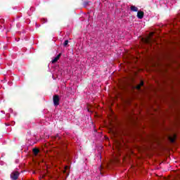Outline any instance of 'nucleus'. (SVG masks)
Wrapping results in <instances>:
<instances>
[{
  "instance_id": "f257e3e1",
  "label": "nucleus",
  "mask_w": 180,
  "mask_h": 180,
  "mask_svg": "<svg viewBox=\"0 0 180 180\" xmlns=\"http://www.w3.org/2000/svg\"><path fill=\"white\" fill-rule=\"evenodd\" d=\"M53 101L54 106H58L60 105V96L54 95L53 96Z\"/></svg>"
},
{
  "instance_id": "f03ea898",
  "label": "nucleus",
  "mask_w": 180,
  "mask_h": 180,
  "mask_svg": "<svg viewBox=\"0 0 180 180\" xmlns=\"http://www.w3.org/2000/svg\"><path fill=\"white\" fill-rule=\"evenodd\" d=\"M19 175H20L19 172H18V171H13V172L11 174L10 176H11V178L12 180H17L18 178H19Z\"/></svg>"
},
{
  "instance_id": "7ed1b4c3",
  "label": "nucleus",
  "mask_w": 180,
  "mask_h": 180,
  "mask_svg": "<svg viewBox=\"0 0 180 180\" xmlns=\"http://www.w3.org/2000/svg\"><path fill=\"white\" fill-rule=\"evenodd\" d=\"M60 57H61V53H59L56 57L51 60L52 64H56L60 60Z\"/></svg>"
},
{
  "instance_id": "20e7f679",
  "label": "nucleus",
  "mask_w": 180,
  "mask_h": 180,
  "mask_svg": "<svg viewBox=\"0 0 180 180\" xmlns=\"http://www.w3.org/2000/svg\"><path fill=\"white\" fill-rule=\"evenodd\" d=\"M137 18L139 19H143V18H144V12H143V11H138V13H137Z\"/></svg>"
},
{
  "instance_id": "39448f33",
  "label": "nucleus",
  "mask_w": 180,
  "mask_h": 180,
  "mask_svg": "<svg viewBox=\"0 0 180 180\" xmlns=\"http://www.w3.org/2000/svg\"><path fill=\"white\" fill-rule=\"evenodd\" d=\"M176 139V135L174 134L173 136H169V140L170 143H175V140Z\"/></svg>"
},
{
  "instance_id": "423d86ee",
  "label": "nucleus",
  "mask_w": 180,
  "mask_h": 180,
  "mask_svg": "<svg viewBox=\"0 0 180 180\" xmlns=\"http://www.w3.org/2000/svg\"><path fill=\"white\" fill-rule=\"evenodd\" d=\"M131 12H139V8L136 7V6H131Z\"/></svg>"
},
{
  "instance_id": "0eeeda50",
  "label": "nucleus",
  "mask_w": 180,
  "mask_h": 180,
  "mask_svg": "<svg viewBox=\"0 0 180 180\" xmlns=\"http://www.w3.org/2000/svg\"><path fill=\"white\" fill-rule=\"evenodd\" d=\"M143 85H144V82L141 81V83L136 86V89H138V91H140V89H141V86H143Z\"/></svg>"
},
{
  "instance_id": "6e6552de",
  "label": "nucleus",
  "mask_w": 180,
  "mask_h": 180,
  "mask_svg": "<svg viewBox=\"0 0 180 180\" xmlns=\"http://www.w3.org/2000/svg\"><path fill=\"white\" fill-rule=\"evenodd\" d=\"M152 42H153V39H151V38H150V37H148L145 40V43H146L147 44H151Z\"/></svg>"
},
{
  "instance_id": "1a4fd4ad",
  "label": "nucleus",
  "mask_w": 180,
  "mask_h": 180,
  "mask_svg": "<svg viewBox=\"0 0 180 180\" xmlns=\"http://www.w3.org/2000/svg\"><path fill=\"white\" fill-rule=\"evenodd\" d=\"M32 153L34 154V155H37V154L40 153V150L38 148H34L32 150Z\"/></svg>"
},
{
  "instance_id": "9d476101",
  "label": "nucleus",
  "mask_w": 180,
  "mask_h": 180,
  "mask_svg": "<svg viewBox=\"0 0 180 180\" xmlns=\"http://www.w3.org/2000/svg\"><path fill=\"white\" fill-rule=\"evenodd\" d=\"M68 43H69L68 40H65L63 43L64 47H67L68 46Z\"/></svg>"
},
{
  "instance_id": "9b49d317",
  "label": "nucleus",
  "mask_w": 180,
  "mask_h": 180,
  "mask_svg": "<svg viewBox=\"0 0 180 180\" xmlns=\"http://www.w3.org/2000/svg\"><path fill=\"white\" fill-rule=\"evenodd\" d=\"M176 180H180V176H178L176 178Z\"/></svg>"
},
{
  "instance_id": "f8f14e48",
  "label": "nucleus",
  "mask_w": 180,
  "mask_h": 180,
  "mask_svg": "<svg viewBox=\"0 0 180 180\" xmlns=\"http://www.w3.org/2000/svg\"><path fill=\"white\" fill-rule=\"evenodd\" d=\"M1 112L3 113V115H5V111L1 110Z\"/></svg>"
},
{
  "instance_id": "ddd939ff",
  "label": "nucleus",
  "mask_w": 180,
  "mask_h": 180,
  "mask_svg": "<svg viewBox=\"0 0 180 180\" xmlns=\"http://www.w3.org/2000/svg\"><path fill=\"white\" fill-rule=\"evenodd\" d=\"M117 144H118V146H120V143H119V142H117Z\"/></svg>"
}]
</instances>
